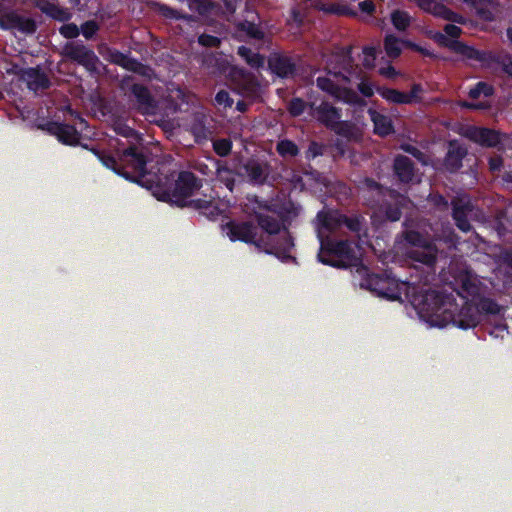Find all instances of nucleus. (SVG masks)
Returning <instances> with one entry per match:
<instances>
[{"mask_svg": "<svg viewBox=\"0 0 512 512\" xmlns=\"http://www.w3.org/2000/svg\"><path fill=\"white\" fill-rule=\"evenodd\" d=\"M360 287L392 301L403 302L404 295L426 322L439 328L449 324L463 330L475 328L483 320L502 315L504 310L494 299L486 296L487 287L469 274L461 279L457 290L463 301L461 307L452 294L436 290L422 291L408 282L398 281L386 272L367 274L360 282Z\"/></svg>", "mask_w": 512, "mask_h": 512, "instance_id": "obj_1", "label": "nucleus"}, {"mask_svg": "<svg viewBox=\"0 0 512 512\" xmlns=\"http://www.w3.org/2000/svg\"><path fill=\"white\" fill-rule=\"evenodd\" d=\"M101 163L126 180L146 185L160 201L184 208L189 207L191 196L202 187V180L190 171L152 172L147 169L146 157L136 147L120 149L114 156L101 154Z\"/></svg>", "mask_w": 512, "mask_h": 512, "instance_id": "obj_2", "label": "nucleus"}, {"mask_svg": "<svg viewBox=\"0 0 512 512\" xmlns=\"http://www.w3.org/2000/svg\"><path fill=\"white\" fill-rule=\"evenodd\" d=\"M316 232L320 242L318 261L338 269L352 267V246L348 238H341L343 229L352 231V218L337 211L317 213Z\"/></svg>", "mask_w": 512, "mask_h": 512, "instance_id": "obj_3", "label": "nucleus"}, {"mask_svg": "<svg viewBox=\"0 0 512 512\" xmlns=\"http://www.w3.org/2000/svg\"><path fill=\"white\" fill-rule=\"evenodd\" d=\"M248 200L253 205L252 214L257 222V228L263 232L258 235L257 249L274 255L283 263H297L296 257L291 254L295 243L285 223V215L269 214L272 205L256 195Z\"/></svg>", "mask_w": 512, "mask_h": 512, "instance_id": "obj_4", "label": "nucleus"}, {"mask_svg": "<svg viewBox=\"0 0 512 512\" xmlns=\"http://www.w3.org/2000/svg\"><path fill=\"white\" fill-rule=\"evenodd\" d=\"M89 128L88 122L75 113L74 124L50 121L45 124L44 129L57 138V140L67 146H82L90 150L87 144L81 143L82 133Z\"/></svg>", "mask_w": 512, "mask_h": 512, "instance_id": "obj_5", "label": "nucleus"}, {"mask_svg": "<svg viewBox=\"0 0 512 512\" xmlns=\"http://www.w3.org/2000/svg\"><path fill=\"white\" fill-rule=\"evenodd\" d=\"M114 131L117 135L125 137L127 139V143L121 142L118 139H111L109 141L108 149H98L96 147H91L90 151L99 159L100 162L101 154L114 156L120 151V149L129 146L136 147L138 151H141V153L145 155L146 160L148 161L147 149L140 143L142 138L135 129L131 128L126 123L116 122L114 124Z\"/></svg>", "mask_w": 512, "mask_h": 512, "instance_id": "obj_6", "label": "nucleus"}, {"mask_svg": "<svg viewBox=\"0 0 512 512\" xmlns=\"http://www.w3.org/2000/svg\"><path fill=\"white\" fill-rule=\"evenodd\" d=\"M315 117L325 127L347 140L352 141V122L342 121L341 110L328 102H322L315 109Z\"/></svg>", "mask_w": 512, "mask_h": 512, "instance_id": "obj_7", "label": "nucleus"}, {"mask_svg": "<svg viewBox=\"0 0 512 512\" xmlns=\"http://www.w3.org/2000/svg\"><path fill=\"white\" fill-rule=\"evenodd\" d=\"M433 39L441 46L448 47L454 52L464 56L465 58L480 63H492L495 54L491 51L479 50L472 46H468L458 40L449 41L448 38L441 32H436L433 36Z\"/></svg>", "mask_w": 512, "mask_h": 512, "instance_id": "obj_8", "label": "nucleus"}, {"mask_svg": "<svg viewBox=\"0 0 512 512\" xmlns=\"http://www.w3.org/2000/svg\"><path fill=\"white\" fill-rule=\"evenodd\" d=\"M222 228L232 242L240 241L257 248L258 229L253 222L230 220Z\"/></svg>", "mask_w": 512, "mask_h": 512, "instance_id": "obj_9", "label": "nucleus"}, {"mask_svg": "<svg viewBox=\"0 0 512 512\" xmlns=\"http://www.w3.org/2000/svg\"><path fill=\"white\" fill-rule=\"evenodd\" d=\"M64 56L77 64L85 67L88 71H94L99 62L95 52L82 42H69L63 48Z\"/></svg>", "mask_w": 512, "mask_h": 512, "instance_id": "obj_10", "label": "nucleus"}, {"mask_svg": "<svg viewBox=\"0 0 512 512\" xmlns=\"http://www.w3.org/2000/svg\"><path fill=\"white\" fill-rule=\"evenodd\" d=\"M452 217L457 228L463 232H469L472 226L468 220V216L475 209L474 204L468 198L455 197L451 201Z\"/></svg>", "mask_w": 512, "mask_h": 512, "instance_id": "obj_11", "label": "nucleus"}, {"mask_svg": "<svg viewBox=\"0 0 512 512\" xmlns=\"http://www.w3.org/2000/svg\"><path fill=\"white\" fill-rule=\"evenodd\" d=\"M248 182L253 185H263L270 174L271 166L266 161L250 158L243 164Z\"/></svg>", "mask_w": 512, "mask_h": 512, "instance_id": "obj_12", "label": "nucleus"}, {"mask_svg": "<svg viewBox=\"0 0 512 512\" xmlns=\"http://www.w3.org/2000/svg\"><path fill=\"white\" fill-rule=\"evenodd\" d=\"M465 136L483 147H496L501 142L499 132L485 127L470 126Z\"/></svg>", "mask_w": 512, "mask_h": 512, "instance_id": "obj_13", "label": "nucleus"}, {"mask_svg": "<svg viewBox=\"0 0 512 512\" xmlns=\"http://www.w3.org/2000/svg\"><path fill=\"white\" fill-rule=\"evenodd\" d=\"M468 150L457 140L449 142L448 151L444 157L443 165L449 173L458 172L463 166V159L467 156Z\"/></svg>", "mask_w": 512, "mask_h": 512, "instance_id": "obj_14", "label": "nucleus"}, {"mask_svg": "<svg viewBox=\"0 0 512 512\" xmlns=\"http://www.w3.org/2000/svg\"><path fill=\"white\" fill-rule=\"evenodd\" d=\"M317 87L324 92L333 96L336 100H341L346 104H352V89L342 87L330 77H318L316 80Z\"/></svg>", "mask_w": 512, "mask_h": 512, "instance_id": "obj_15", "label": "nucleus"}, {"mask_svg": "<svg viewBox=\"0 0 512 512\" xmlns=\"http://www.w3.org/2000/svg\"><path fill=\"white\" fill-rule=\"evenodd\" d=\"M271 72L280 78L293 77L296 74V65L288 56L274 54L268 59Z\"/></svg>", "mask_w": 512, "mask_h": 512, "instance_id": "obj_16", "label": "nucleus"}, {"mask_svg": "<svg viewBox=\"0 0 512 512\" xmlns=\"http://www.w3.org/2000/svg\"><path fill=\"white\" fill-rule=\"evenodd\" d=\"M393 173L399 182L409 184L415 176V165L409 157L396 155L393 161Z\"/></svg>", "mask_w": 512, "mask_h": 512, "instance_id": "obj_17", "label": "nucleus"}, {"mask_svg": "<svg viewBox=\"0 0 512 512\" xmlns=\"http://www.w3.org/2000/svg\"><path fill=\"white\" fill-rule=\"evenodd\" d=\"M130 93L137 103L138 110L142 113H149L156 108L155 100L145 85L133 83L130 87Z\"/></svg>", "mask_w": 512, "mask_h": 512, "instance_id": "obj_18", "label": "nucleus"}, {"mask_svg": "<svg viewBox=\"0 0 512 512\" xmlns=\"http://www.w3.org/2000/svg\"><path fill=\"white\" fill-rule=\"evenodd\" d=\"M368 114L374 126V133L380 137H386L395 132L392 119L375 109L369 108Z\"/></svg>", "mask_w": 512, "mask_h": 512, "instance_id": "obj_19", "label": "nucleus"}, {"mask_svg": "<svg viewBox=\"0 0 512 512\" xmlns=\"http://www.w3.org/2000/svg\"><path fill=\"white\" fill-rule=\"evenodd\" d=\"M216 167V177L219 182L225 185V187L233 192L236 184V176H241L240 173L235 172L228 162L225 160L213 159Z\"/></svg>", "mask_w": 512, "mask_h": 512, "instance_id": "obj_20", "label": "nucleus"}, {"mask_svg": "<svg viewBox=\"0 0 512 512\" xmlns=\"http://www.w3.org/2000/svg\"><path fill=\"white\" fill-rule=\"evenodd\" d=\"M189 204V208L199 211L200 214L206 216L210 220L217 219L221 214V209L217 202L212 199L198 198L190 200Z\"/></svg>", "mask_w": 512, "mask_h": 512, "instance_id": "obj_21", "label": "nucleus"}, {"mask_svg": "<svg viewBox=\"0 0 512 512\" xmlns=\"http://www.w3.org/2000/svg\"><path fill=\"white\" fill-rule=\"evenodd\" d=\"M190 133L193 135L197 144H202L207 141L211 135V130L206 126V117L203 114L194 116L190 123Z\"/></svg>", "mask_w": 512, "mask_h": 512, "instance_id": "obj_22", "label": "nucleus"}, {"mask_svg": "<svg viewBox=\"0 0 512 512\" xmlns=\"http://www.w3.org/2000/svg\"><path fill=\"white\" fill-rule=\"evenodd\" d=\"M410 257L414 261L424 264L427 267H433L437 260V248L434 244H429L411 251Z\"/></svg>", "mask_w": 512, "mask_h": 512, "instance_id": "obj_23", "label": "nucleus"}, {"mask_svg": "<svg viewBox=\"0 0 512 512\" xmlns=\"http://www.w3.org/2000/svg\"><path fill=\"white\" fill-rule=\"evenodd\" d=\"M123 69L135 73L147 80H152L154 70L147 64L140 62L138 59L131 57L129 54L122 66Z\"/></svg>", "mask_w": 512, "mask_h": 512, "instance_id": "obj_24", "label": "nucleus"}, {"mask_svg": "<svg viewBox=\"0 0 512 512\" xmlns=\"http://www.w3.org/2000/svg\"><path fill=\"white\" fill-rule=\"evenodd\" d=\"M239 92L247 98H256L259 95L260 84L255 76L244 75L238 83Z\"/></svg>", "mask_w": 512, "mask_h": 512, "instance_id": "obj_25", "label": "nucleus"}, {"mask_svg": "<svg viewBox=\"0 0 512 512\" xmlns=\"http://www.w3.org/2000/svg\"><path fill=\"white\" fill-rule=\"evenodd\" d=\"M238 32L245 34L249 39L262 41L265 38V32L260 25L255 24L252 21L243 20L236 25Z\"/></svg>", "mask_w": 512, "mask_h": 512, "instance_id": "obj_26", "label": "nucleus"}, {"mask_svg": "<svg viewBox=\"0 0 512 512\" xmlns=\"http://www.w3.org/2000/svg\"><path fill=\"white\" fill-rule=\"evenodd\" d=\"M376 92L389 103L408 104L409 101V99L406 96V93L399 91L397 89L385 86H377Z\"/></svg>", "mask_w": 512, "mask_h": 512, "instance_id": "obj_27", "label": "nucleus"}, {"mask_svg": "<svg viewBox=\"0 0 512 512\" xmlns=\"http://www.w3.org/2000/svg\"><path fill=\"white\" fill-rule=\"evenodd\" d=\"M390 21L397 31L404 32L410 27L412 17L407 11L394 9L390 13Z\"/></svg>", "mask_w": 512, "mask_h": 512, "instance_id": "obj_28", "label": "nucleus"}, {"mask_svg": "<svg viewBox=\"0 0 512 512\" xmlns=\"http://www.w3.org/2000/svg\"><path fill=\"white\" fill-rule=\"evenodd\" d=\"M433 15L444 20L450 21L452 23H465V18L461 14L454 12L443 3L438 2L437 5H434Z\"/></svg>", "mask_w": 512, "mask_h": 512, "instance_id": "obj_29", "label": "nucleus"}, {"mask_svg": "<svg viewBox=\"0 0 512 512\" xmlns=\"http://www.w3.org/2000/svg\"><path fill=\"white\" fill-rule=\"evenodd\" d=\"M476 10L477 16L484 21H494V12L489 8L488 0H462Z\"/></svg>", "mask_w": 512, "mask_h": 512, "instance_id": "obj_30", "label": "nucleus"}, {"mask_svg": "<svg viewBox=\"0 0 512 512\" xmlns=\"http://www.w3.org/2000/svg\"><path fill=\"white\" fill-rule=\"evenodd\" d=\"M237 54L252 68H260L264 65V56L253 52L249 47H238Z\"/></svg>", "mask_w": 512, "mask_h": 512, "instance_id": "obj_31", "label": "nucleus"}, {"mask_svg": "<svg viewBox=\"0 0 512 512\" xmlns=\"http://www.w3.org/2000/svg\"><path fill=\"white\" fill-rule=\"evenodd\" d=\"M41 10L48 17L60 22L68 21L71 18V13L66 8L52 3H47Z\"/></svg>", "mask_w": 512, "mask_h": 512, "instance_id": "obj_32", "label": "nucleus"}, {"mask_svg": "<svg viewBox=\"0 0 512 512\" xmlns=\"http://www.w3.org/2000/svg\"><path fill=\"white\" fill-rule=\"evenodd\" d=\"M27 79L30 85H33L36 89H47L50 86V81L45 73L38 69L30 68L26 72Z\"/></svg>", "mask_w": 512, "mask_h": 512, "instance_id": "obj_33", "label": "nucleus"}, {"mask_svg": "<svg viewBox=\"0 0 512 512\" xmlns=\"http://www.w3.org/2000/svg\"><path fill=\"white\" fill-rule=\"evenodd\" d=\"M314 7L317 10L324 11L328 14H336V15H349L352 16V9L347 6H340L335 3L325 4L320 0H317L314 3Z\"/></svg>", "mask_w": 512, "mask_h": 512, "instance_id": "obj_34", "label": "nucleus"}, {"mask_svg": "<svg viewBox=\"0 0 512 512\" xmlns=\"http://www.w3.org/2000/svg\"><path fill=\"white\" fill-rule=\"evenodd\" d=\"M277 153L283 157H296L298 156L300 150L296 143L289 139H282L276 144Z\"/></svg>", "mask_w": 512, "mask_h": 512, "instance_id": "obj_35", "label": "nucleus"}, {"mask_svg": "<svg viewBox=\"0 0 512 512\" xmlns=\"http://www.w3.org/2000/svg\"><path fill=\"white\" fill-rule=\"evenodd\" d=\"M384 49L390 58H397L402 52L401 40L393 34H388L384 38Z\"/></svg>", "mask_w": 512, "mask_h": 512, "instance_id": "obj_36", "label": "nucleus"}, {"mask_svg": "<svg viewBox=\"0 0 512 512\" xmlns=\"http://www.w3.org/2000/svg\"><path fill=\"white\" fill-rule=\"evenodd\" d=\"M404 239L407 243L416 247L417 249L432 244L425 235L415 230H407L404 233Z\"/></svg>", "mask_w": 512, "mask_h": 512, "instance_id": "obj_37", "label": "nucleus"}, {"mask_svg": "<svg viewBox=\"0 0 512 512\" xmlns=\"http://www.w3.org/2000/svg\"><path fill=\"white\" fill-rule=\"evenodd\" d=\"M15 29L23 34L31 35L37 30V24L34 19L18 14Z\"/></svg>", "mask_w": 512, "mask_h": 512, "instance_id": "obj_38", "label": "nucleus"}, {"mask_svg": "<svg viewBox=\"0 0 512 512\" xmlns=\"http://www.w3.org/2000/svg\"><path fill=\"white\" fill-rule=\"evenodd\" d=\"M494 94V87L491 84L480 81L475 84L468 92V96L471 99H478L481 95L490 97Z\"/></svg>", "mask_w": 512, "mask_h": 512, "instance_id": "obj_39", "label": "nucleus"}, {"mask_svg": "<svg viewBox=\"0 0 512 512\" xmlns=\"http://www.w3.org/2000/svg\"><path fill=\"white\" fill-rule=\"evenodd\" d=\"M212 146L218 156L226 157L231 153L233 144L229 138H219L213 141Z\"/></svg>", "mask_w": 512, "mask_h": 512, "instance_id": "obj_40", "label": "nucleus"}, {"mask_svg": "<svg viewBox=\"0 0 512 512\" xmlns=\"http://www.w3.org/2000/svg\"><path fill=\"white\" fill-rule=\"evenodd\" d=\"M399 148L403 152L414 157L422 165H427V163H428L427 155L424 152H422L419 148H417L416 146L409 144V143H401Z\"/></svg>", "mask_w": 512, "mask_h": 512, "instance_id": "obj_41", "label": "nucleus"}, {"mask_svg": "<svg viewBox=\"0 0 512 512\" xmlns=\"http://www.w3.org/2000/svg\"><path fill=\"white\" fill-rule=\"evenodd\" d=\"M327 150V146L317 141H311L307 150L305 151V158L310 161L318 156L324 155Z\"/></svg>", "mask_w": 512, "mask_h": 512, "instance_id": "obj_42", "label": "nucleus"}, {"mask_svg": "<svg viewBox=\"0 0 512 512\" xmlns=\"http://www.w3.org/2000/svg\"><path fill=\"white\" fill-rule=\"evenodd\" d=\"M18 13L7 11L0 13V28L4 30H14L16 26Z\"/></svg>", "mask_w": 512, "mask_h": 512, "instance_id": "obj_43", "label": "nucleus"}, {"mask_svg": "<svg viewBox=\"0 0 512 512\" xmlns=\"http://www.w3.org/2000/svg\"><path fill=\"white\" fill-rule=\"evenodd\" d=\"M492 63L500 65L502 70L512 77V56L510 54H494Z\"/></svg>", "mask_w": 512, "mask_h": 512, "instance_id": "obj_44", "label": "nucleus"}, {"mask_svg": "<svg viewBox=\"0 0 512 512\" xmlns=\"http://www.w3.org/2000/svg\"><path fill=\"white\" fill-rule=\"evenodd\" d=\"M385 218L391 222L400 220L402 216V208L397 203H388L383 207Z\"/></svg>", "mask_w": 512, "mask_h": 512, "instance_id": "obj_45", "label": "nucleus"}, {"mask_svg": "<svg viewBox=\"0 0 512 512\" xmlns=\"http://www.w3.org/2000/svg\"><path fill=\"white\" fill-rule=\"evenodd\" d=\"M358 9L364 21L369 22L368 18H374L376 5L372 0H363L358 3Z\"/></svg>", "mask_w": 512, "mask_h": 512, "instance_id": "obj_46", "label": "nucleus"}, {"mask_svg": "<svg viewBox=\"0 0 512 512\" xmlns=\"http://www.w3.org/2000/svg\"><path fill=\"white\" fill-rule=\"evenodd\" d=\"M306 109V102L299 97L292 98L287 106L289 114L293 117H298L304 113Z\"/></svg>", "mask_w": 512, "mask_h": 512, "instance_id": "obj_47", "label": "nucleus"}, {"mask_svg": "<svg viewBox=\"0 0 512 512\" xmlns=\"http://www.w3.org/2000/svg\"><path fill=\"white\" fill-rule=\"evenodd\" d=\"M157 6L160 15L167 19L181 20L186 18L179 10L172 8L167 4L160 3Z\"/></svg>", "mask_w": 512, "mask_h": 512, "instance_id": "obj_48", "label": "nucleus"}, {"mask_svg": "<svg viewBox=\"0 0 512 512\" xmlns=\"http://www.w3.org/2000/svg\"><path fill=\"white\" fill-rule=\"evenodd\" d=\"M199 45L207 48H218L221 44V39L219 37L203 33L198 37Z\"/></svg>", "mask_w": 512, "mask_h": 512, "instance_id": "obj_49", "label": "nucleus"}, {"mask_svg": "<svg viewBox=\"0 0 512 512\" xmlns=\"http://www.w3.org/2000/svg\"><path fill=\"white\" fill-rule=\"evenodd\" d=\"M99 30V25L95 20L85 21L81 25V33L86 39H92Z\"/></svg>", "mask_w": 512, "mask_h": 512, "instance_id": "obj_50", "label": "nucleus"}, {"mask_svg": "<svg viewBox=\"0 0 512 512\" xmlns=\"http://www.w3.org/2000/svg\"><path fill=\"white\" fill-rule=\"evenodd\" d=\"M60 34L67 39H74L78 37L80 29L74 23L64 24L59 29Z\"/></svg>", "mask_w": 512, "mask_h": 512, "instance_id": "obj_51", "label": "nucleus"}, {"mask_svg": "<svg viewBox=\"0 0 512 512\" xmlns=\"http://www.w3.org/2000/svg\"><path fill=\"white\" fill-rule=\"evenodd\" d=\"M191 3L195 6L196 11L200 15H206L213 9V3L211 0H191Z\"/></svg>", "mask_w": 512, "mask_h": 512, "instance_id": "obj_52", "label": "nucleus"}, {"mask_svg": "<svg viewBox=\"0 0 512 512\" xmlns=\"http://www.w3.org/2000/svg\"><path fill=\"white\" fill-rule=\"evenodd\" d=\"M128 54H125L117 49H110L108 52V60L117 66L122 68Z\"/></svg>", "mask_w": 512, "mask_h": 512, "instance_id": "obj_53", "label": "nucleus"}, {"mask_svg": "<svg viewBox=\"0 0 512 512\" xmlns=\"http://www.w3.org/2000/svg\"><path fill=\"white\" fill-rule=\"evenodd\" d=\"M422 92H423L422 85L420 83H414L411 86L410 92L406 93V96L409 99L408 104L420 103L422 101V98L419 96V94Z\"/></svg>", "mask_w": 512, "mask_h": 512, "instance_id": "obj_54", "label": "nucleus"}, {"mask_svg": "<svg viewBox=\"0 0 512 512\" xmlns=\"http://www.w3.org/2000/svg\"><path fill=\"white\" fill-rule=\"evenodd\" d=\"M363 54H364L363 65L366 68L373 67L374 66V62L376 60V56H377L376 48L375 47H365L363 49Z\"/></svg>", "mask_w": 512, "mask_h": 512, "instance_id": "obj_55", "label": "nucleus"}, {"mask_svg": "<svg viewBox=\"0 0 512 512\" xmlns=\"http://www.w3.org/2000/svg\"><path fill=\"white\" fill-rule=\"evenodd\" d=\"M429 200L436 208L441 211H445L449 207L447 199L441 194H430Z\"/></svg>", "mask_w": 512, "mask_h": 512, "instance_id": "obj_56", "label": "nucleus"}, {"mask_svg": "<svg viewBox=\"0 0 512 512\" xmlns=\"http://www.w3.org/2000/svg\"><path fill=\"white\" fill-rule=\"evenodd\" d=\"M215 101L218 105H223L224 107H231L233 105V99L226 90L218 91L215 95Z\"/></svg>", "mask_w": 512, "mask_h": 512, "instance_id": "obj_57", "label": "nucleus"}, {"mask_svg": "<svg viewBox=\"0 0 512 512\" xmlns=\"http://www.w3.org/2000/svg\"><path fill=\"white\" fill-rule=\"evenodd\" d=\"M444 32H445L444 35L446 37L449 36V37L453 38L454 40H456L457 38L460 37V35L462 33V29L459 26L450 23V24H446L444 26Z\"/></svg>", "mask_w": 512, "mask_h": 512, "instance_id": "obj_58", "label": "nucleus"}, {"mask_svg": "<svg viewBox=\"0 0 512 512\" xmlns=\"http://www.w3.org/2000/svg\"><path fill=\"white\" fill-rule=\"evenodd\" d=\"M358 89L361 94L367 98L372 97L376 89H374L373 85L369 82H361L358 85Z\"/></svg>", "mask_w": 512, "mask_h": 512, "instance_id": "obj_59", "label": "nucleus"}, {"mask_svg": "<svg viewBox=\"0 0 512 512\" xmlns=\"http://www.w3.org/2000/svg\"><path fill=\"white\" fill-rule=\"evenodd\" d=\"M379 73L387 78H394L398 75V72L392 65L380 68Z\"/></svg>", "mask_w": 512, "mask_h": 512, "instance_id": "obj_60", "label": "nucleus"}, {"mask_svg": "<svg viewBox=\"0 0 512 512\" xmlns=\"http://www.w3.org/2000/svg\"><path fill=\"white\" fill-rule=\"evenodd\" d=\"M438 2L434 0H419V6L424 11L429 12L433 15V7L437 5Z\"/></svg>", "mask_w": 512, "mask_h": 512, "instance_id": "obj_61", "label": "nucleus"}, {"mask_svg": "<svg viewBox=\"0 0 512 512\" xmlns=\"http://www.w3.org/2000/svg\"><path fill=\"white\" fill-rule=\"evenodd\" d=\"M438 2L434 0H419V6L424 11L429 12L433 15V7L437 5Z\"/></svg>", "mask_w": 512, "mask_h": 512, "instance_id": "obj_62", "label": "nucleus"}, {"mask_svg": "<svg viewBox=\"0 0 512 512\" xmlns=\"http://www.w3.org/2000/svg\"><path fill=\"white\" fill-rule=\"evenodd\" d=\"M502 164H503V161H502V158L497 156V157H491L489 159V168L491 171H499L500 168L502 167Z\"/></svg>", "mask_w": 512, "mask_h": 512, "instance_id": "obj_63", "label": "nucleus"}, {"mask_svg": "<svg viewBox=\"0 0 512 512\" xmlns=\"http://www.w3.org/2000/svg\"><path fill=\"white\" fill-rule=\"evenodd\" d=\"M134 80V77L132 75H124L122 79L120 80V88L122 90L129 89L132 85V82Z\"/></svg>", "mask_w": 512, "mask_h": 512, "instance_id": "obj_64", "label": "nucleus"}]
</instances>
